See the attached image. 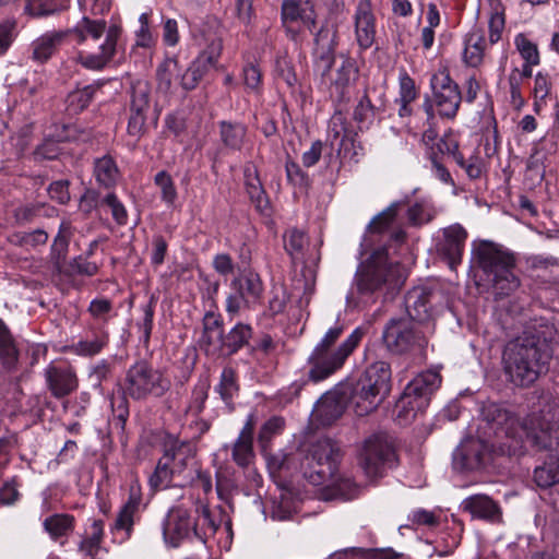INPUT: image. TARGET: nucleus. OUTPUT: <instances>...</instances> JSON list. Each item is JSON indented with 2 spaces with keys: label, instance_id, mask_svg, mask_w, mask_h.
<instances>
[{
  "label": "nucleus",
  "instance_id": "1",
  "mask_svg": "<svg viewBox=\"0 0 559 559\" xmlns=\"http://www.w3.org/2000/svg\"><path fill=\"white\" fill-rule=\"evenodd\" d=\"M405 281V269L399 262H391L385 250H377L358 265L346 296L347 306L364 309L376 304L380 296L393 297Z\"/></svg>",
  "mask_w": 559,
  "mask_h": 559
},
{
  "label": "nucleus",
  "instance_id": "2",
  "mask_svg": "<svg viewBox=\"0 0 559 559\" xmlns=\"http://www.w3.org/2000/svg\"><path fill=\"white\" fill-rule=\"evenodd\" d=\"M171 386L165 373L146 360H138L126 371L117 393L110 396L112 420L123 429L129 417V401H147L163 396Z\"/></svg>",
  "mask_w": 559,
  "mask_h": 559
},
{
  "label": "nucleus",
  "instance_id": "3",
  "mask_svg": "<svg viewBox=\"0 0 559 559\" xmlns=\"http://www.w3.org/2000/svg\"><path fill=\"white\" fill-rule=\"evenodd\" d=\"M551 357L552 350L545 337L525 333L507 345L504 370L515 385L530 386L548 370Z\"/></svg>",
  "mask_w": 559,
  "mask_h": 559
},
{
  "label": "nucleus",
  "instance_id": "4",
  "mask_svg": "<svg viewBox=\"0 0 559 559\" xmlns=\"http://www.w3.org/2000/svg\"><path fill=\"white\" fill-rule=\"evenodd\" d=\"M336 45V32L331 27L321 26L314 34V72L323 84L329 85L332 99L341 105L350 99V87L357 79L358 69L350 58H345L332 72Z\"/></svg>",
  "mask_w": 559,
  "mask_h": 559
},
{
  "label": "nucleus",
  "instance_id": "5",
  "mask_svg": "<svg viewBox=\"0 0 559 559\" xmlns=\"http://www.w3.org/2000/svg\"><path fill=\"white\" fill-rule=\"evenodd\" d=\"M199 462L193 442L168 437L164 442V454L148 478L154 489L169 486L186 487L194 484Z\"/></svg>",
  "mask_w": 559,
  "mask_h": 559
},
{
  "label": "nucleus",
  "instance_id": "6",
  "mask_svg": "<svg viewBox=\"0 0 559 559\" xmlns=\"http://www.w3.org/2000/svg\"><path fill=\"white\" fill-rule=\"evenodd\" d=\"M343 332L344 324L336 322L314 346L308 357L310 366L308 370L309 381L313 383L321 382L340 370L364 336L362 330L357 328L344 342L335 346Z\"/></svg>",
  "mask_w": 559,
  "mask_h": 559
},
{
  "label": "nucleus",
  "instance_id": "7",
  "mask_svg": "<svg viewBox=\"0 0 559 559\" xmlns=\"http://www.w3.org/2000/svg\"><path fill=\"white\" fill-rule=\"evenodd\" d=\"M358 416L378 408L391 390V367L385 361L371 364L356 382L341 384Z\"/></svg>",
  "mask_w": 559,
  "mask_h": 559
},
{
  "label": "nucleus",
  "instance_id": "8",
  "mask_svg": "<svg viewBox=\"0 0 559 559\" xmlns=\"http://www.w3.org/2000/svg\"><path fill=\"white\" fill-rule=\"evenodd\" d=\"M79 44L85 43L88 38L98 40L105 34L104 41L98 46L97 51H80L78 61L88 70H103L116 56L121 46L122 28L116 24L107 27L103 19H90L83 16L71 31Z\"/></svg>",
  "mask_w": 559,
  "mask_h": 559
},
{
  "label": "nucleus",
  "instance_id": "9",
  "mask_svg": "<svg viewBox=\"0 0 559 559\" xmlns=\"http://www.w3.org/2000/svg\"><path fill=\"white\" fill-rule=\"evenodd\" d=\"M473 259L492 282L497 294L507 296L519 287L520 280L514 274L515 258L502 247L491 241H480L473 249Z\"/></svg>",
  "mask_w": 559,
  "mask_h": 559
},
{
  "label": "nucleus",
  "instance_id": "10",
  "mask_svg": "<svg viewBox=\"0 0 559 559\" xmlns=\"http://www.w3.org/2000/svg\"><path fill=\"white\" fill-rule=\"evenodd\" d=\"M522 447L519 441L492 442L468 437L453 452V466L460 471H479L486 467L496 455H519Z\"/></svg>",
  "mask_w": 559,
  "mask_h": 559
},
{
  "label": "nucleus",
  "instance_id": "11",
  "mask_svg": "<svg viewBox=\"0 0 559 559\" xmlns=\"http://www.w3.org/2000/svg\"><path fill=\"white\" fill-rule=\"evenodd\" d=\"M522 435L535 451H548L559 454V411L548 403L538 412L528 414L519 428L518 438Z\"/></svg>",
  "mask_w": 559,
  "mask_h": 559
},
{
  "label": "nucleus",
  "instance_id": "12",
  "mask_svg": "<svg viewBox=\"0 0 559 559\" xmlns=\"http://www.w3.org/2000/svg\"><path fill=\"white\" fill-rule=\"evenodd\" d=\"M341 456L336 442L329 438L317 440L301 463L304 477L314 486L328 484L337 473Z\"/></svg>",
  "mask_w": 559,
  "mask_h": 559
},
{
  "label": "nucleus",
  "instance_id": "13",
  "mask_svg": "<svg viewBox=\"0 0 559 559\" xmlns=\"http://www.w3.org/2000/svg\"><path fill=\"white\" fill-rule=\"evenodd\" d=\"M441 376L435 370L417 374L404 389L396 407L399 417L409 420L423 413L429 405L431 395L440 388Z\"/></svg>",
  "mask_w": 559,
  "mask_h": 559
},
{
  "label": "nucleus",
  "instance_id": "14",
  "mask_svg": "<svg viewBox=\"0 0 559 559\" xmlns=\"http://www.w3.org/2000/svg\"><path fill=\"white\" fill-rule=\"evenodd\" d=\"M395 459L394 448L383 433L368 437L357 450L358 466L370 480L381 478L385 468L394 465Z\"/></svg>",
  "mask_w": 559,
  "mask_h": 559
},
{
  "label": "nucleus",
  "instance_id": "15",
  "mask_svg": "<svg viewBox=\"0 0 559 559\" xmlns=\"http://www.w3.org/2000/svg\"><path fill=\"white\" fill-rule=\"evenodd\" d=\"M481 420L486 424L488 435L492 433L497 437L496 442H512L518 438L521 421L515 415L503 404L487 401L480 407ZM523 448V444L520 443Z\"/></svg>",
  "mask_w": 559,
  "mask_h": 559
},
{
  "label": "nucleus",
  "instance_id": "16",
  "mask_svg": "<svg viewBox=\"0 0 559 559\" xmlns=\"http://www.w3.org/2000/svg\"><path fill=\"white\" fill-rule=\"evenodd\" d=\"M382 340L386 348L394 354L423 350L428 343L424 334L406 318L391 319L384 326Z\"/></svg>",
  "mask_w": 559,
  "mask_h": 559
},
{
  "label": "nucleus",
  "instance_id": "17",
  "mask_svg": "<svg viewBox=\"0 0 559 559\" xmlns=\"http://www.w3.org/2000/svg\"><path fill=\"white\" fill-rule=\"evenodd\" d=\"M432 99L440 117L453 119L460 108L462 94L459 85L447 71H439L431 76Z\"/></svg>",
  "mask_w": 559,
  "mask_h": 559
},
{
  "label": "nucleus",
  "instance_id": "18",
  "mask_svg": "<svg viewBox=\"0 0 559 559\" xmlns=\"http://www.w3.org/2000/svg\"><path fill=\"white\" fill-rule=\"evenodd\" d=\"M195 525L191 509L182 504L170 508L163 523L165 542L178 547L183 540L195 538Z\"/></svg>",
  "mask_w": 559,
  "mask_h": 559
},
{
  "label": "nucleus",
  "instance_id": "19",
  "mask_svg": "<svg viewBox=\"0 0 559 559\" xmlns=\"http://www.w3.org/2000/svg\"><path fill=\"white\" fill-rule=\"evenodd\" d=\"M46 386L55 399L71 395L79 388L75 369L68 362H50L44 370Z\"/></svg>",
  "mask_w": 559,
  "mask_h": 559
},
{
  "label": "nucleus",
  "instance_id": "20",
  "mask_svg": "<svg viewBox=\"0 0 559 559\" xmlns=\"http://www.w3.org/2000/svg\"><path fill=\"white\" fill-rule=\"evenodd\" d=\"M316 19L313 5L308 1L284 0L282 3V24L292 39H296L299 34V29L295 27L296 23L300 22L306 28L312 31V27L316 25Z\"/></svg>",
  "mask_w": 559,
  "mask_h": 559
},
{
  "label": "nucleus",
  "instance_id": "21",
  "mask_svg": "<svg viewBox=\"0 0 559 559\" xmlns=\"http://www.w3.org/2000/svg\"><path fill=\"white\" fill-rule=\"evenodd\" d=\"M443 238L437 246L439 255L444 260L451 270H455L462 262L467 231L459 224L451 225L443 229Z\"/></svg>",
  "mask_w": 559,
  "mask_h": 559
},
{
  "label": "nucleus",
  "instance_id": "22",
  "mask_svg": "<svg viewBox=\"0 0 559 559\" xmlns=\"http://www.w3.org/2000/svg\"><path fill=\"white\" fill-rule=\"evenodd\" d=\"M355 38L358 46L366 50L376 39V16L370 0H359L353 15Z\"/></svg>",
  "mask_w": 559,
  "mask_h": 559
},
{
  "label": "nucleus",
  "instance_id": "23",
  "mask_svg": "<svg viewBox=\"0 0 559 559\" xmlns=\"http://www.w3.org/2000/svg\"><path fill=\"white\" fill-rule=\"evenodd\" d=\"M439 294L427 287H414L405 296V307L412 320L426 321L435 312V304Z\"/></svg>",
  "mask_w": 559,
  "mask_h": 559
},
{
  "label": "nucleus",
  "instance_id": "24",
  "mask_svg": "<svg viewBox=\"0 0 559 559\" xmlns=\"http://www.w3.org/2000/svg\"><path fill=\"white\" fill-rule=\"evenodd\" d=\"M349 405L341 384L325 393L317 403L314 414L322 425H331L338 419Z\"/></svg>",
  "mask_w": 559,
  "mask_h": 559
},
{
  "label": "nucleus",
  "instance_id": "25",
  "mask_svg": "<svg viewBox=\"0 0 559 559\" xmlns=\"http://www.w3.org/2000/svg\"><path fill=\"white\" fill-rule=\"evenodd\" d=\"M462 509L473 518L492 523L500 522L502 511L499 504L487 495H473L462 501Z\"/></svg>",
  "mask_w": 559,
  "mask_h": 559
},
{
  "label": "nucleus",
  "instance_id": "26",
  "mask_svg": "<svg viewBox=\"0 0 559 559\" xmlns=\"http://www.w3.org/2000/svg\"><path fill=\"white\" fill-rule=\"evenodd\" d=\"M253 416L250 415L243 425L238 438L233 444V461L240 467H247L254 457L253 452Z\"/></svg>",
  "mask_w": 559,
  "mask_h": 559
},
{
  "label": "nucleus",
  "instance_id": "27",
  "mask_svg": "<svg viewBox=\"0 0 559 559\" xmlns=\"http://www.w3.org/2000/svg\"><path fill=\"white\" fill-rule=\"evenodd\" d=\"M230 288L252 305L260 301L264 290L260 275L254 272H248L235 277L230 283Z\"/></svg>",
  "mask_w": 559,
  "mask_h": 559
},
{
  "label": "nucleus",
  "instance_id": "28",
  "mask_svg": "<svg viewBox=\"0 0 559 559\" xmlns=\"http://www.w3.org/2000/svg\"><path fill=\"white\" fill-rule=\"evenodd\" d=\"M245 186L247 193L255 209L262 214H269L270 202L253 165L245 167Z\"/></svg>",
  "mask_w": 559,
  "mask_h": 559
},
{
  "label": "nucleus",
  "instance_id": "29",
  "mask_svg": "<svg viewBox=\"0 0 559 559\" xmlns=\"http://www.w3.org/2000/svg\"><path fill=\"white\" fill-rule=\"evenodd\" d=\"M284 249L290 257L294 264H305L306 250L310 245L308 235L297 228L290 227L283 235Z\"/></svg>",
  "mask_w": 559,
  "mask_h": 559
},
{
  "label": "nucleus",
  "instance_id": "30",
  "mask_svg": "<svg viewBox=\"0 0 559 559\" xmlns=\"http://www.w3.org/2000/svg\"><path fill=\"white\" fill-rule=\"evenodd\" d=\"M66 38L63 32H48L32 43V59L38 63L48 61Z\"/></svg>",
  "mask_w": 559,
  "mask_h": 559
},
{
  "label": "nucleus",
  "instance_id": "31",
  "mask_svg": "<svg viewBox=\"0 0 559 559\" xmlns=\"http://www.w3.org/2000/svg\"><path fill=\"white\" fill-rule=\"evenodd\" d=\"M103 537L104 522L102 520H94L79 544V551L91 559H103L100 556L105 551L102 548Z\"/></svg>",
  "mask_w": 559,
  "mask_h": 559
},
{
  "label": "nucleus",
  "instance_id": "32",
  "mask_svg": "<svg viewBox=\"0 0 559 559\" xmlns=\"http://www.w3.org/2000/svg\"><path fill=\"white\" fill-rule=\"evenodd\" d=\"M71 237V226L68 222H62L59 226V231L53 239L50 261L57 273L62 274L67 272L66 257L68 253L69 239Z\"/></svg>",
  "mask_w": 559,
  "mask_h": 559
},
{
  "label": "nucleus",
  "instance_id": "33",
  "mask_svg": "<svg viewBox=\"0 0 559 559\" xmlns=\"http://www.w3.org/2000/svg\"><path fill=\"white\" fill-rule=\"evenodd\" d=\"M195 525V538L202 543L213 536L219 527L207 504L198 502L192 510Z\"/></svg>",
  "mask_w": 559,
  "mask_h": 559
},
{
  "label": "nucleus",
  "instance_id": "34",
  "mask_svg": "<svg viewBox=\"0 0 559 559\" xmlns=\"http://www.w3.org/2000/svg\"><path fill=\"white\" fill-rule=\"evenodd\" d=\"M464 45V63L473 68L480 66L484 60V52L486 48V39L484 34L478 29L469 32L465 36Z\"/></svg>",
  "mask_w": 559,
  "mask_h": 559
},
{
  "label": "nucleus",
  "instance_id": "35",
  "mask_svg": "<svg viewBox=\"0 0 559 559\" xmlns=\"http://www.w3.org/2000/svg\"><path fill=\"white\" fill-rule=\"evenodd\" d=\"M142 500V496L140 492V488H135L134 486H131L130 493L127 502L123 504L121 510L118 513V516L115 522V528L116 530H123L126 531L127 535L129 536L132 526L134 524V515L136 511L139 510L140 503Z\"/></svg>",
  "mask_w": 559,
  "mask_h": 559
},
{
  "label": "nucleus",
  "instance_id": "36",
  "mask_svg": "<svg viewBox=\"0 0 559 559\" xmlns=\"http://www.w3.org/2000/svg\"><path fill=\"white\" fill-rule=\"evenodd\" d=\"M130 114L150 118L151 86L146 81H136L131 87Z\"/></svg>",
  "mask_w": 559,
  "mask_h": 559
},
{
  "label": "nucleus",
  "instance_id": "37",
  "mask_svg": "<svg viewBox=\"0 0 559 559\" xmlns=\"http://www.w3.org/2000/svg\"><path fill=\"white\" fill-rule=\"evenodd\" d=\"M219 134L227 150L240 151L247 138V127L241 122L221 121Z\"/></svg>",
  "mask_w": 559,
  "mask_h": 559
},
{
  "label": "nucleus",
  "instance_id": "38",
  "mask_svg": "<svg viewBox=\"0 0 559 559\" xmlns=\"http://www.w3.org/2000/svg\"><path fill=\"white\" fill-rule=\"evenodd\" d=\"M406 204L405 201H394L382 212L378 213L366 227L367 234H383L395 222L399 212Z\"/></svg>",
  "mask_w": 559,
  "mask_h": 559
},
{
  "label": "nucleus",
  "instance_id": "39",
  "mask_svg": "<svg viewBox=\"0 0 559 559\" xmlns=\"http://www.w3.org/2000/svg\"><path fill=\"white\" fill-rule=\"evenodd\" d=\"M74 522L75 519L71 514L56 513L47 516L43 522V526L51 539L57 540L61 537H67L72 533L74 530Z\"/></svg>",
  "mask_w": 559,
  "mask_h": 559
},
{
  "label": "nucleus",
  "instance_id": "40",
  "mask_svg": "<svg viewBox=\"0 0 559 559\" xmlns=\"http://www.w3.org/2000/svg\"><path fill=\"white\" fill-rule=\"evenodd\" d=\"M0 359L8 370L15 368L19 359V350L15 341L3 320L0 319Z\"/></svg>",
  "mask_w": 559,
  "mask_h": 559
},
{
  "label": "nucleus",
  "instance_id": "41",
  "mask_svg": "<svg viewBox=\"0 0 559 559\" xmlns=\"http://www.w3.org/2000/svg\"><path fill=\"white\" fill-rule=\"evenodd\" d=\"M181 67L177 59L167 58L156 69L157 90L168 94L173 87L174 79H178Z\"/></svg>",
  "mask_w": 559,
  "mask_h": 559
},
{
  "label": "nucleus",
  "instance_id": "42",
  "mask_svg": "<svg viewBox=\"0 0 559 559\" xmlns=\"http://www.w3.org/2000/svg\"><path fill=\"white\" fill-rule=\"evenodd\" d=\"M215 391L219 394L224 403L231 407L233 400L239 392L237 373L231 367H225L222 370L219 382L215 386Z\"/></svg>",
  "mask_w": 559,
  "mask_h": 559
},
{
  "label": "nucleus",
  "instance_id": "43",
  "mask_svg": "<svg viewBox=\"0 0 559 559\" xmlns=\"http://www.w3.org/2000/svg\"><path fill=\"white\" fill-rule=\"evenodd\" d=\"M94 175L99 185L110 188L117 182L119 170L110 156H103L95 162Z\"/></svg>",
  "mask_w": 559,
  "mask_h": 559
},
{
  "label": "nucleus",
  "instance_id": "44",
  "mask_svg": "<svg viewBox=\"0 0 559 559\" xmlns=\"http://www.w3.org/2000/svg\"><path fill=\"white\" fill-rule=\"evenodd\" d=\"M108 343L107 332L99 330L93 332L92 336L80 340L72 346L73 352L80 356H94L102 352Z\"/></svg>",
  "mask_w": 559,
  "mask_h": 559
},
{
  "label": "nucleus",
  "instance_id": "45",
  "mask_svg": "<svg viewBox=\"0 0 559 559\" xmlns=\"http://www.w3.org/2000/svg\"><path fill=\"white\" fill-rule=\"evenodd\" d=\"M252 336V328L246 323H237L226 335V356L237 353L248 344Z\"/></svg>",
  "mask_w": 559,
  "mask_h": 559
},
{
  "label": "nucleus",
  "instance_id": "46",
  "mask_svg": "<svg viewBox=\"0 0 559 559\" xmlns=\"http://www.w3.org/2000/svg\"><path fill=\"white\" fill-rule=\"evenodd\" d=\"M226 336L223 331L203 332L200 347L210 357L226 356Z\"/></svg>",
  "mask_w": 559,
  "mask_h": 559
},
{
  "label": "nucleus",
  "instance_id": "47",
  "mask_svg": "<svg viewBox=\"0 0 559 559\" xmlns=\"http://www.w3.org/2000/svg\"><path fill=\"white\" fill-rule=\"evenodd\" d=\"M329 132L333 140L341 139L340 145L343 146L346 140L354 141L356 135L349 127L345 115L340 110H335L329 122Z\"/></svg>",
  "mask_w": 559,
  "mask_h": 559
},
{
  "label": "nucleus",
  "instance_id": "48",
  "mask_svg": "<svg viewBox=\"0 0 559 559\" xmlns=\"http://www.w3.org/2000/svg\"><path fill=\"white\" fill-rule=\"evenodd\" d=\"M207 69L197 59L190 63V66L179 74V84L185 91L194 90Z\"/></svg>",
  "mask_w": 559,
  "mask_h": 559
},
{
  "label": "nucleus",
  "instance_id": "49",
  "mask_svg": "<svg viewBox=\"0 0 559 559\" xmlns=\"http://www.w3.org/2000/svg\"><path fill=\"white\" fill-rule=\"evenodd\" d=\"M545 176L544 156L538 151L531 154L526 163L525 181L531 187L539 185Z\"/></svg>",
  "mask_w": 559,
  "mask_h": 559
},
{
  "label": "nucleus",
  "instance_id": "50",
  "mask_svg": "<svg viewBox=\"0 0 559 559\" xmlns=\"http://www.w3.org/2000/svg\"><path fill=\"white\" fill-rule=\"evenodd\" d=\"M514 46L524 61L528 63L540 62L537 45L533 43L531 39H528V37L525 34L519 33L518 35H515Z\"/></svg>",
  "mask_w": 559,
  "mask_h": 559
},
{
  "label": "nucleus",
  "instance_id": "51",
  "mask_svg": "<svg viewBox=\"0 0 559 559\" xmlns=\"http://www.w3.org/2000/svg\"><path fill=\"white\" fill-rule=\"evenodd\" d=\"M436 212L425 202H416L407 210V218L412 226H423L435 218Z\"/></svg>",
  "mask_w": 559,
  "mask_h": 559
},
{
  "label": "nucleus",
  "instance_id": "52",
  "mask_svg": "<svg viewBox=\"0 0 559 559\" xmlns=\"http://www.w3.org/2000/svg\"><path fill=\"white\" fill-rule=\"evenodd\" d=\"M354 120L359 124V128H367L370 123H372L376 117V108L371 104L368 95L365 94L354 110Z\"/></svg>",
  "mask_w": 559,
  "mask_h": 559
},
{
  "label": "nucleus",
  "instance_id": "53",
  "mask_svg": "<svg viewBox=\"0 0 559 559\" xmlns=\"http://www.w3.org/2000/svg\"><path fill=\"white\" fill-rule=\"evenodd\" d=\"M453 160L464 169L467 177L472 180L479 179L484 171L483 159L479 156L472 155L467 159L464 158L463 154L456 153Z\"/></svg>",
  "mask_w": 559,
  "mask_h": 559
},
{
  "label": "nucleus",
  "instance_id": "54",
  "mask_svg": "<svg viewBox=\"0 0 559 559\" xmlns=\"http://www.w3.org/2000/svg\"><path fill=\"white\" fill-rule=\"evenodd\" d=\"M285 421L282 417L274 416L266 420L259 431V442L265 452L273 436L280 433L284 428Z\"/></svg>",
  "mask_w": 559,
  "mask_h": 559
},
{
  "label": "nucleus",
  "instance_id": "55",
  "mask_svg": "<svg viewBox=\"0 0 559 559\" xmlns=\"http://www.w3.org/2000/svg\"><path fill=\"white\" fill-rule=\"evenodd\" d=\"M100 205H106L112 215L114 221L118 225H126L128 222V213L122 204V202L118 199V197L114 192L107 193L100 201Z\"/></svg>",
  "mask_w": 559,
  "mask_h": 559
},
{
  "label": "nucleus",
  "instance_id": "56",
  "mask_svg": "<svg viewBox=\"0 0 559 559\" xmlns=\"http://www.w3.org/2000/svg\"><path fill=\"white\" fill-rule=\"evenodd\" d=\"M94 92H95V88L93 86L88 85L82 90L74 91V92L70 93L68 96L69 108L75 112L83 110L84 108H86L90 105V103L93 98Z\"/></svg>",
  "mask_w": 559,
  "mask_h": 559
},
{
  "label": "nucleus",
  "instance_id": "57",
  "mask_svg": "<svg viewBox=\"0 0 559 559\" xmlns=\"http://www.w3.org/2000/svg\"><path fill=\"white\" fill-rule=\"evenodd\" d=\"M154 307L155 300L152 296L150 301L142 307L143 310V320L138 323L139 330L142 332V341L145 346H148L151 333L153 329V319H154Z\"/></svg>",
  "mask_w": 559,
  "mask_h": 559
},
{
  "label": "nucleus",
  "instance_id": "58",
  "mask_svg": "<svg viewBox=\"0 0 559 559\" xmlns=\"http://www.w3.org/2000/svg\"><path fill=\"white\" fill-rule=\"evenodd\" d=\"M333 485L335 492L345 500H352L359 493V486L354 483L350 478L336 476L329 480Z\"/></svg>",
  "mask_w": 559,
  "mask_h": 559
},
{
  "label": "nucleus",
  "instance_id": "59",
  "mask_svg": "<svg viewBox=\"0 0 559 559\" xmlns=\"http://www.w3.org/2000/svg\"><path fill=\"white\" fill-rule=\"evenodd\" d=\"M155 183L162 192V200L167 204H173L177 198V191L170 175L164 170L155 176Z\"/></svg>",
  "mask_w": 559,
  "mask_h": 559
},
{
  "label": "nucleus",
  "instance_id": "60",
  "mask_svg": "<svg viewBox=\"0 0 559 559\" xmlns=\"http://www.w3.org/2000/svg\"><path fill=\"white\" fill-rule=\"evenodd\" d=\"M408 520L416 526L437 527L440 524V518L435 511L421 508L413 510Z\"/></svg>",
  "mask_w": 559,
  "mask_h": 559
},
{
  "label": "nucleus",
  "instance_id": "61",
  "mask_svg": "<svg viewBox=\"0 0 559 559\" xmlns=\"http://www.w3.org/2000/svg\"><path fill=\"white\" fill-rule=\"evenodd\" d=\"M25 12L32 16H46L58 10L56 0H27Z\"/></svg>",
  "mask_w": 559,
  "mask_h": 559
},
{
  "label": "nucleus",
  "instance_id": "62",
  "mask_svg": "<svg viewBox=\"0 0 559 559\" xmlns=\"http://www.w3.org/2000/svg\"><path fill=\"white\" fill-rule=\"evenodd\" d=\"M223 50V43L219 38H214L207 47L199 55L198 61L209 70L210 67L216 66Z\"/></svg>",
  "mask_w": 559,
  "mask_h": 559
},
{
  "label": "nucleus",
  "instance_id": "63",
  "mask_svg": "<svg viewBox=\"0 0 559 559\" xmlns=\"http://www.w3.org/2000/svg\"><path fill=\"white\" fill-rule=\"evenodd\" d=\"M506 26V17L503 10L498 8L491 13L488 27H489V41L496 44L501 39Z\"/></svg>",
  "mask_w": 559,
  "mask_h": 559
},
{
  "label": "nucleus",
  "instance_id": "64",
  "mask_svg": "<svg viewBox=\"0 0 559 559\" xmlns=\"http://www.w3.org/2000/svg\"><path fill=\"white\" fill-rule=\"evenodd\" d=\"M253 305L245 297L231 290L226 298V312L233 320L238 317L243 310L250 309Z\"/></svg>",
  "mask_w": 559,
  "mask_h": 559
}]
</instances>
